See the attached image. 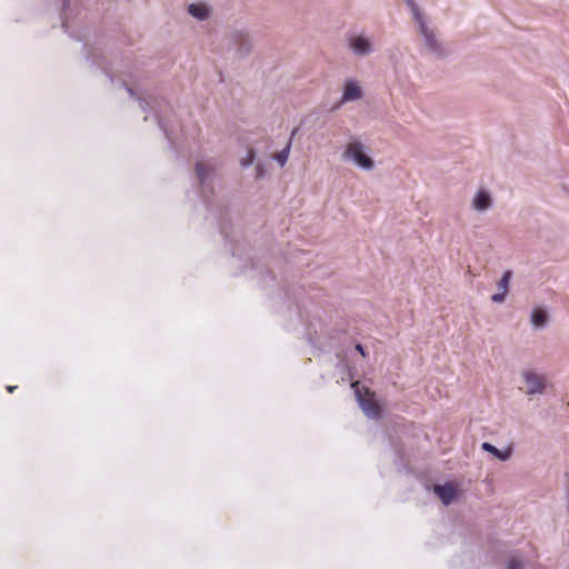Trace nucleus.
I'll use <instances>...</instances> for the list:
<instances>
[{
	"instance_id": "obj_1",
	"label": "nucleus",
	"mask_w": 569,
	"mask_h": 569,
	"mask_svg": "<svg viewBox=\"0 0 569 569\" xmlns=\"http://www.w3.org/2000/svg\"><path fill=\"white\" fill-rule=\"evenodd\" d=\"M252 40L244 30H233L228 36V49L233 50L239 59H243L252 51Z\"/></svg>"
},
{
	"instance_id": "obj_2",
	"label": "nucleus",
	"mask_w": 569,
	"mask_h": 569,
	"mask_svg": "<svg viewBox=\"0 0 569 569\" xmlns=\"http://www.w3.org/2000/svg\"><path fill=\"white\" fill-rule=\"evenodd\" d=\"M343 158L352 160L362 170L370 171L375 167L373 160L365 152L363 144L359 141H352L347 146Z\"/></svg>"
},
{
	"instance_id": "obj_3",
	"label": "nucleus",
	"mask_w": 569,
	"mask_h": 569,
	"mask_svg": "<svg viewBox=\"0 0 569 569\" xmlns=\"http://www.w3.org/2000/svg\"><path fill=\"white\" fill-rule=\"evenodd\" d=\"M347 43L350 51L357 57H367L375 50L371 38L363 32L348 34Z\"/></svg>"
},
{
	"instance_id": "obj_4",
	"label": "nucleus",
	"mask_w": 569,
	"mask_h": 569,
	"mask_svg": "<svg viewBox=\"0 0 569 569\" xmlns=\"http://www.w3.org/2000/svg\"><path fill=\"white\" fill-rule=\"evenodd\" d=\"M521 378L525 382V393L528 396L542 395L547 387V378L545 375L532 370H523Z\"/></svg>"
},
{
	"instance_id": "obj_5",
	"label": "nucleus",
	"mask_w": 569,
	"mask_h": 569,
	"mask_svg": "<svg viewBox=\"0 0 569 569\" xmlns=\"http://www.w3.org/2000/svg\"><path fill=\"white\" fill-rule=\"evenodd\" d=\"M352 387L355 389L358 403L365 415L369 418H378L380 415V407L372 398L370 391L363 388L365 393H362V389L359 387L358 382L352 383Z\"/></svg>"
},
{
	"instance_id": "obj_6",
	"label": "nucleus",
	"mask_w": 569,
	"mask_h": 569,
	"mask_svg": "<svg viewBox=\"0 0 569 569\" xmlns=\"http://www.w3.org/2000/svg\"><path fill=\"white\" fill-rule=\"evenodd\" d=\"M420 34L423 38L425 47L428 52L438 58H445L447 56L449 50L440 40H438L432 29L429 27H423Z\"/></svg>"
},
{
	"instance_id": "obj_7",
	"label": "nucleus",
	"mask_w": 569,
	"mask_h": 569,
	"mask_svg": "<svg viewBox=\"0 0 569 569\" xmlns=\"http://www.w3.org/2000/svg\"><path fill=\"white\" fill-rule=\"evenodd\" d=\"M196 174L200 186L202 187L203 197H206L204 189L213 179V176L216 174V167L211 162L207 163L204 161L198 160L196 162Z\"/></svg>"
},
{
	"instance_id": "obj_8",
	"label": "nucleus",
	"mask_w": 569,
	"mask_h": 569,
	"mask_svg": "<svg viewBox=\"0 0 569 569\" xmlns=\"http://www.w3.org/2000/svg\"><path fill=\"white\" fill-rule=\"evenodd\" d=\"M492 207V198L489 191L479 190L472 199V208L477 211L483 212Z\"/></svg>"
},
{
	"instance_id": "obj_9",
	"label": "nucleus",
	"mask_w": 569,
	"mask_h": 569,
	"mask_svg": "<svg viewBox=\"0 0 569 569\" xmlns=\"http://www.w3.org/2000/svg\"><path fill=\"white\" fill-rule=\"evenodd\" d=\"M435 493L441 500V502L446 506L450 505L456 497V489L450 482H446L443 485H436Z\"/></svg>"
},
{
	"instance_id": "obj_10",
	"label": "nucleus",
	"mask_w": 569,
	"mask_h": 569,
	"mask_svg": "<svg viewBox=\"0 0 569 569\" xmlns=\"http://www.w3.org/2000/svg\"><path fill=\"white\" fill-rule=\"evenodd\" d=\"M361 96H362L361 88L359 87V84L356 81L349 80L346 82V84L343 87L342 102L355 101V100L361 98Z\"/></svg>"
},
{
	"instance_id": "obj_11",
	"label": "nucleus",
	"mask_w": 569,
	"mask_h": 569,
	"mask_svg": "<svg viewBox=\"0 0 569 569\" xmlns=\"http://www.w3.org/2000/svg\"><path fill=\"white\" fill-rule=\"evenodd\" d=\"M481 449L483 451H486V452L491 453L492 456H495L500 461L509 460L510 457H511V453H512L510 448H507L505 450H500L497 447H495L493 445H491L490 442H482Z\"/></svg>"
},
{
	"instance_id": "obj_12",
	"label": "nucleus",
	"mask_w": 569,
	"mask_h": 569,
	"mask_svg": "<svg viewBox=\"0 0 569 569\" xmlns=\"http://www.w3.org/2000/svg\"><path fill=\"white\" fill-rule=\"evenodd\" d=\"M530 321L535 328H543L548 322L547 311L539 308L533 309L531 312Z\"/></svg>"
},
{
	"instance_id": "obj_13",
	"label": "nucleus",
	"mask_w": 569,
	"mask_h": 569,
	"mask_svg": "<svg viewBox=\"0 0 569 569\" xmlns=\"http://www.w3.org/2000/svg\"><path fill=\"white\" fill-rule=\"evenodd\" d=\"M188 12L197 20H206L209 17L208 8L202 3H191L188 7Z\"/></svg>"
},
{
	"instance_id": "obj_14",
	"label": "nucleus",
	"mask_w": 569,
	"mask_h": 569,
	"mask_svg": "<svg viewBox=\"0 0 569 569\" xmlns=\"http://www.w3.org/2000/svg\"><path fill=\"white\" fill-rule=\"evenodd\" d=\"M297 132V129H293L292 132H291V137L290 139H292V137L296 134ZM290 148H291V140L288 141L287 146L276 154L274 159L281 166L283 167L287 161H288V157H289V152H290Z\"/></svg>"
},
{
	"instance_id": "obj_15",
	"label": "nucleus",
	"mask_w": 569,
	"mask_h": 569,
	"mask_svg": "<svg viewBox=\"0 0 569 569\" xmlns=\"http://www.w3.org/2000/svg\"><path fill=\"white\" fill-rule=\"evenodd\" d=\"M409 9L413 16L415 21L418 24L419 33L422 32L423 27H429L425 20L423 13L421 12L418 4H415V7H409Z\"/></svg>"
},
{
	"instance_id": "obj_16",
	"label": "nucleus",
	"mask_w": 569,
	"mask_h": 569,
	"mask_svg": "<svg viewBox=\"0 0 569 569\" xmlns=\"http://www.w3.org/2000/svg\"><path fill=\"white\" fill-rule=\"evenodd\" d=\"M58 2L62 9V28L66 31H68L69 9H70L71 0H58Z\"/></svg>"
},
{
	"instance_id": "obj_17",
	"label": "nucleus",
	"mask_w": 569,
	"mask_h": 569,
	"mask_svg": "<svg viewBox=\"0 0 569 569\" xmlns=\"http://www.w3.org/2000/svg\"><path fill=\"white\" fill-rule=\"evenodd\" d=\"M512 277L511 270H506L501 277V279L498 281V289L499 291H502L505 293L508 292L509 289V282Z\"/></svg>"
},
{
	"instance_id": "obj_18",
	"label": "nucleus",
	"mask_w": 569,
	"mask_h": 569,
	"mask_svg": "<svg viewBox=\"0 0 569 569\" xmlns=\"http://www.w3.org/2000/svg\"><path fill=\"white\" fill-rule=\"evenodd\" d=\"M254 159H256L254 150L249 149L247 152V156L241 160V166L243 168H248L254 162Z\"/></svg>"
},
{
	"instance_id": "obj_19",
	"label": "nucleus",
	"mask_w": 569,
	"mask_h": 569,
	"mask_svg": "<svg viewBox=\"0 0 569 569\" xmlns=\"http://www.w3.org/2000/svg\"><path fill=\"white\" fill-rule=\"evenodd\" d=\"M154 120L157 121L159 128L164 132L166 138L168 140H171V137H170V134H169V132H168V130H167V128H166V126H164V123L162 121V118L160 117L159 112L154 113Z\"/></svg>"
},
{
	"instance_id": "obj_20",
	"label": "nucleus",
	"mask_w": 569,
	"mask_h": 569,
	"mask_svg": "<svg viewBox=\"0 0 569 569\" xmlns=\"http://www.w3.org/2000/svg\"><path fill=\"white\" fill-rule=\"evenodd\" d=\"M506 296H507V293H505V292H502V291H499V292L495 293V295L491 297V300H492L493 302L501 303V302H503V301H505Z\"/></svg>"
},
{
	"instance_id": "obj_21",
	"label": "nucleus",
	"mask_w": 569,
	"mask_h": 569,
	"mask_svg": "<svg viewBox=\"0 0 569 569\" xmlns=\"http://www.w3.org/2000/svg\"><path fill=\"white\" fill-rule=\"evenodd\" d=\"M507 569H522V563L518 559L509 560Z\"/></svg>"
},
{
	"instance_id": "obj_22",
	"label": "nucleus",
	"mask_w": 569,
	"mask_h": 569,
	"mask_svg": "<svg viewBox=\"0 0 569 569\" xmlns=\"http://www.w3.org/2000/svg\"><path fill=\"white\" fill-rule=\"evenodd\" d=\"M139 101L142 111H147L148 108H152L148 100L140 98Z\"/></svg>"
},
{
	"instance_id": "obj_23",
	"label": "nucleus",
	"mask_w": 569,
	"mask_h": 569,
	"mask_svg": "<svg viewBox=\"0 0 569 569\" xmlns=\"http://www.w3.org/2000/svg\"><path fill=\"white\" fill-rule=\"evenodd\" d=\"M356 350L362 356V357H366V351H365V348L362 345L358 343L356 345Z\"/></svg>"
},
{
	"instance_id": "obj_24",
	"label": "nucleus",
	"mask_w": 569,
	"mask_h": 569,
	"mask_svg": "<svg viewBox=\"0 0 569 569\" xmlns=\"http://www.w3.org/2000/svg\"><path fill=\"white\" fill-rule=\"evenodd\" d=\"M256 170H257V177L258 178L263 177V170H262V167L260 164L257 166Z\"/></svg>"
},
{
	"instance_id": "obj_25",
	"label": "nucleus",
	"mask_w": 569,
	"mask_h": 569,
	"mask_svg": "<svg viewBox=\"0 0 569 569\" xmlns=\"http://www.w3.org/2000/svg\"><path fill=\"white\" fill-rule=\"evenodd\" d=\"M406 2V4L409 7H415V4H417V2L415 0H403Z\"/></svg>"
},
{
	"instance_id": "obj_26",
	"label": "nucleus",
	"mask_w": 569,
	"mask_h": 569,
	"mask_svg": "<svg viewBox=\"0 0 569 569\" xmlns=\"http://www.w3.org/2000/svg\"><path fill=\"white\" fill-rule=\"evenodd\" d=\"M123 84H124L126 89L128 90L129 94L131 97H134V94H136L134 90L132 88L128 87L126 83H123Z\"/></svg>"
},
{
	"instance_id": "obj_27",
	"label": "nucleus",
	"mask_w": 569,
	"mask_h": 569,
	"mask_svg": "<svg viewBox=\"0 0 569 569\" xmlns=\"http://www.w3.org/2000/svg\"><path fill=\"white\" fill-rule=\"evenodd\" d=\"M16 388H17V386H8V387H7V390H8L9 392H13V390H14Z\"/></svg>"
}]
</instances>
